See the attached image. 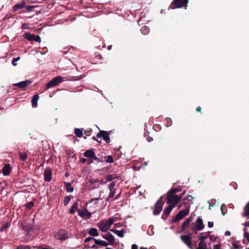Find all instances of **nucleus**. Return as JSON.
Returning a JSON list of instances; mask_svg holds the SVG:
<instances>
[{"label": "nucleus", "mask_w": 249, "mask_h": 249, "mask_svg": "<svg viewBox=\"0 0 249 249\" xmlns=\"http://www.w3.org/2000/svg\"><path fill=\"white\" fill-rule=\"evenodd\" d=\"M86 160H87L86 159H85V158H82L81 159V162L83 163H85L86 162Z\"/></svg>", "instance_id": "61"}, {"label": "nucleus", "mask_w": 249, "mask_h": 249, "mask_svg": "<svg viewBox=\"0 0 249 249\" xmlns=\"http://www.w3.org/2000/svg\"><path fill=\"white\" fill-rule=\"evenodd\" d=\"M97 244L96 243L91 244V243L88 244H84V247L85 249H95L97 248Z\"/></svg>", "instance_id": "33"}, {"label": "nucleus", "mask_w": 249, "mask_h": 249, "mask_svg": "<svg viewBox=\"0 0 249 249\" xmlns=\"http://www.w3.org/2000/svg\"><path fill=\"white\" fill-rule=\"evenodd\" d=\"M192 230L195 234H196L197 233V231H198V229H197V226L194 225V227L192 228Z\"/></svg>", "instance_id": "51"}, {"label": "nucleus", "mask_w": 249, "mask_h": 249, "mask_svg": "<svg viewBox=\"0 0 249 249\" xmlns=\"http://www.w3.org/2000/svg\"><path fill=\"white\" fill-rule=\"evenodd\" d=\"M196 111L199 112H201V107H197Z\"/></svg>", "instance_id": "64"}, {"label": "nucleus", "mask_w": 249, "mask_h": 249, "mask_svg": "<svg viewBox=\"0 0 249 249\" xmlns=\"http://www.w3.org/2000/svg\"><path fill=\"white\" fill-rule=\"evenodd\" d=\"M77 212L78 213V214L82 217L89 218L91 216V213L89 212L86 208L84 209L83 211L81 209H79L77 210Z\"/></svg>", "instance_id": "12"}, {"label": "nucleus", "mask_w": 249, "mask_h": 249, "mask_svg": "<svg viewBox=\"0 0 249 249\" xmlns=\"http://www.w3.org/2000/svg\"><path fill=\"white\" fill-rule=\"evenodd\" d=\"M23 36L24 38L28 39L29 41H36L38 42L41 41V38L38 35L36 36L29 33H26Z\"/></svg>", "instance_id": "9"}, {"label": "nucleus", "mask_w": 249, "mask_h": 249, "mask_svg": "<svg viewBox=\"0 0 249 249\" xmlns=\"http://www.w3.org/2000/svg\"><path fill=\"white\" fill-rule=\"evenodd\" d=\"M181 191L179 188H172L170 189L167 194V203L175 207L182 197V196H178L176 194Z\"/></svg>", "instance_id": "1"}, {"label": "nucleus", "mask_w": 249, "mask_h": 249, "mask_svg": "<svg viewBox=\"0 0 249 249\" xmlns=\"http://www.w3.org/2000/svg\"><path fill=\"white\" fill-rule=\"evenodd\" d=\"M190 211V206L186 207L184 210H181L172 219V223H177L178 221L181 220L184 217L188 215Z\"/></svg>", "instance_id": "2"}, {"label": "nucleus", "mask_w": 249, "mask_h": 249, "mask_svg": "<svg viewBox=\"0 0 249 249\" xmlns=\"http://www.w3.org/2000/svg\"><path fill=\"white\" fill-rule=\"evenodd\" d=\"M85 77V74H83L82 75L78 76H68L67 77V80L69 81H77L82 79Z\"/></svg>", "instance_id": "24"}, {"label": "nucleus", "mask_w": 249, "mask_h": 249, "mask_svg": "<svg viewBox=\"0 0 249 249\" xmlns=\"http://www.w3.org/2000/svg\"><path fill=\"white\" fill-rule=\"evenodd\" d=\"M202 234H203V232H201V233H200V235L198 236V239L199 240H200L199 243L207 244V243L205 241V240L208 238V235L202 236L201 235Z\"/></svg>", "instance_id": "29"}, {"label": "nucleus", "mask_w": 249, "mask_h": 249, "mask_svg": "<svg viewBox=\"0 0 249 249\" xmlns=\"http://www.w3.org/2000/svg\"><path fill=\"white\" fill-rule=\"evenodd\" d=\"M19 60H20V57L19 56L14 58L13 60H12V64L14 66H16L17 65L16 62L18 61Z\"/></svg>", "instance_id": "44"}, {"label": "nucleus", "mask_w": 249, "mask_h": 249, "mask_svg": "<svg viewBox=\"0 0 249 249\" xmlns=\"http://www.w3.org/2000/svg\"><path fill=\"white\" fill-rule=\"evenodd\" d=\"M232 246L233 248L235 249H242L243 248V246H241V245L237 244L236 242H233L232 243Z\"/></svg>", "instance_id": "42"}, {"label": "nucleus", "mask_w": 249, "mask_h": 249, "mask_svg": "<svg viewBox=\"0 0 249 249\" xmlns=\"http://www.w3.org/2000/svg\"><path fill=\"white\" fill-rule=\"evenodd\" d=\"M225 235L226 236H230L231 235V232L229 231H227L225 232Z\"/></svg>", "instance_id": "59"}, {"label": "nucleus", "mask_w": 249, "mask_h": 249, "mask_svg": "<svg viewBox=\"0 0 249 249\" xmlns=\"http://www.w3.org/2000/svg\"><path fill=\"white\" fill-rule=\"evenodd\" d=\"M55 238L59 240H64L68 238V235L66 231L62 230L59 231Z\"/></svg>", "instance_id": "11"}, {"label": "nucleus", "mask_w": 249, "mask_h": 249, "mask_svg": "<svg viewBox=\"0 0 249 249\" xmlns=\"http://www.w3.org/2000/svg\"><path fill=\"white\" fill-rule=\"evenodd\" d=\"M37 249H49L48 248H47V247H43L42 246H38Z\"/></svg>", "instance_id": "63"}, {"label": "nucleus", "mask_w": 249, "mask_h": 249, "mask_svg": "<svg viewBox=\"0 0 249 249\" xmlns=\"http://www.w3.org/2000/svg\"><path fill=\"white\" fill-rule=\"evenodd\" d=\"M94 240H96V239L93 238V237H87L85 239V241H84V242L85 243H88V242H90L91 241H94Z\"/></svg>", "instance_id": "46"}, {"label": "nucleus", "mask_w": 249, "mask_h": 249, "mask_svg": "<svg viewBox=\"0 0 249 249\" xmlns=\"http://www.w3.org/2000/svg\"><path fill=\"white\" fill-rule=\"evenodd\" d=\"M244 213L242 214L243 216H249V202L247 203L244 209Z\"/></svg>", "instance_id": "32"}, {"label": "nucleus", "mask_w": 249, "mask_h": 249, "mask_svg": "<svg viewBox=\"0 0 249 249\" xmlns=\"http://www.w3.org/2000/svg\"><path fill=\"white\" fill-rule=\"evenodd\" d=\"M99 200V198H91L90 199L89 201V203H91V202H92L94 200H96V201H98ZM98 203V201H97V202H96V203L97 204Z\"/></svg>", "instance_id": "53"}, {"label": "nucleus", "mask_w": 249, "mask_h": 249, "mask_svg": "<svg viewBox=\"0 0 249 249\" xmlns=\"http://www.w3.org/2000/svg\"><path fill=\"white\" fill-rule=\"evenodd\" d=\"M32 83V81L28 80L24 81H22L19 83L14 84V86H17L19 88H21L23 89V88H25L28 86H29L30 84Z\"/></svg>", "instance_id": "13"}, {"label": "nucleus", "mask_w": 249, "mask_h": 249, "mask_svg": "<svg viewBox=\"0 0 249 249\" xmlns=\"http://www.w3.org/2000/svg\"><path fill=\"white\" fill-rule=\"evenodd\" d=\"M189 197L191 198V199H193L194 198V197L192 196L191 195H188L187 197H186L185 198H184L183 199V200H185L188 199Z\"/></svg>", "instance_id": "60"}, {"label": "nucleus", "mask_w": 249, "mask_h": 249, "mask_svg": "<svg viewBox=\"0 0 249 249\" xmlns=\"http://www.w3.org/2000/svg\"><path fill=\"white\" fill-rule=\"evenodd\" d=\"M94 242L97 245H100L105 247H107L109 245V244L106 241L98 240L96 239V240H94Z\"/></svg>", "instance_id": "28"}, {"label": "nucleus", "mask_w": 249, "mask_h": 249, "mask_svg": "<svg viewBox=\"0 0 249 249\" xmlns=\"http://www.w3.org/2000/svg\"><path fill=\"white\" fill-rule=\"evenodd\" d=\"M115 184H116L115 181H113L112 183H111L108 185V188H109V190L115 189V188H114V186H115Z\"/></svg>", "instance_id": "45"}, {"label": "nucleus", "mask_w": 249, "mask_h": 249, "mask_svg": "<svg viewBox=\"0 0 249 249\" xmlns=\"http://www.w3.org/2000/svg\"><path fill=\"white\" fill-rule=\"evenodd\" d=\"M208 226L209 228H212L213 226V222H208Z\"/></svg>", "instance_id": "56"}, {"label": "nucleus", "mask_w": 249, "mask_h": 249, "mask_svg": "<svg viewBox=\"0 0 249 249\" xmlns=\"http://www.w3.org/2000/svg\"><path fill=\"white\" fill-rule=\"evenodd\" d=\"M141 33L146 35L149 33V28L147 26H143L141 27Z\"/></svg>", "instance_id": "31"}, {"label": "nucleus", "mask_w": 249, "mask_h": 249, "mask_svg": "<svg viewBox=\"0 0 249 249\" xmlns=\"http://www.w3.org/2000/svg\"><path fill=\"white\" fill-rule=\"evenodd\" d=\"M105 158L106 159V161L107 163H113V158L111 155H108L107 157H105Z\"/></svg>", "instance_id": "38"}, {"label": "nucleus", "mask_w": 249, "mask_h": 249, "mask_svg": "<svg viewBox=\"0 0 249 249\" xmlns=\"http://www.w3.org/2000/svg\"><path fill=\"white\" fill-rule=\"evenodd\" d=\"M213 249H221V244H218L214 245L213 247Z\"/></svg>", "instance_id": "52"}, {"label": "nucleus", "mask_w": 249, "mask_h": 249, "mask_svg": "<svg viewBox=\"0 0 249 249\" xmlns=\"http://www.w3.org/2000/svg\"><path fill=\"white\" fill-rule=\"evenodd\" d=\"M191 234L188 235H181L180 238L183 242L190 249H194L193 247L192 239V237L191 236Z\"/></svg>", "instance_id": "7"}, {"label": "nucleus", "mask_w": 249, "mask_h": 249, "mask_svg": "<svg viewBox=\"0 0 249 249\" xmlns=\"http://www.w3.org/2000/svg\"><path fill=\"white\" fill-rule=\"evenodd\" d=\"M83 129H80L78 128H76L74 129V134L75 135L79 138H81L83 136V132L82 131Z\"/></svg>", "instance_id": "27"}, {"label": "nucleus", "mask_w": 249, "mask_h": 249, "mask_svg": "<svg viewBox=\"0 0 249 249\" xmlns=\"http://www.w3.org/2000/svg\"><path fill=\"white\" fill-rule=\"evenodd\" d=\"M115 178V177H114V176L113 175H112V174L108 175L106 177V182L111 181Z\"/></svg>", "instance_id": "37"}, {"label": "nucleus", "mask_w": 249, "mask_h": 249, "mask_svg": "<svg viewBox=\"0 0 249 249\" xmlns=\"http://www.w3.org/2000/svg\"><path fill=\"white\" fill-rule=\"evenodd\" d=\"M139 247L136 244H133L131 246V249H138Z\"/></svg>", "instance_id": "54"}, {"label": "nucleus", "mask_w": 249, "mask_h": 249, "mask_svg": "<svg viewBox=\"0 0 249 249\" xmlns=\"http://www.w3.org/2000/svg\"><path fill=\"white\" fill-rule=\"evenodd\" d=\"M209 238H210V240L211 241H214L215 239V238L214 237L213 235L209 236Z\"/></svg>", "instance_id": "62"}, {"label": "nucleus", "mask_w": 249, "mask_h": 249, "mask_svg": "<svg viewBox=\"0 0 249 249\" xmlns=\"http://www.w3.org/2000/svg\"><path fill=\"white\" fill-rule=\"evenodd\" d=\"M168 217V216H167V215H165L164 213L162 215V216H161V218L164 220H166V219Z\"/></svg>", "instance_id": "58"}, {"label": "nucleus", "mask_w": 249, "mask_h": 249, "mask_svg": "<svg viewBox=\"0 0 249 249\" xmlns=\"http://www.w3.org/2000/svg\"><path fill=\"white\" fill-rule=\"evenodd\" d=\"M111 231L116 234L117 236L123 238L124 235V230H118L115 229H111Z\"/></svg>", "instance_id": "21"}, {"label": "nucleus", "mask_w": 249, "mask_h": 249, "mask_svg": "<svg viewBox=\"0 0 249 249\" xmlns=\"http://www.w3.org/2000/svg\"><path fill=\"white\" fill-rule=\"evenodd\" d=\"M92 159L95 160L97 163H102V162H103V160H102L99 159V158L97 157L95 154H94V156H93Z\"/></svg>", "instance_id": "43"}, {"label": "nucleus", "mask_w": 249, "mask_h": 249, "mask_svg": "<svg viewBox=\"0 0 249 249\" xmlns=\"http://www.w3.org/2000/svg\"><path fill=\"white\" fill-rule=\"evenodd\" d=\"M224 209H226V206L224 204H222L221 207V210L223 215H224L226 213L224 211Z\"/></svg>", "instance_id": "50"}, {"label": "nucleus", "mask_w": 249, "mask_h": 249, "mask_svg": "<svg viewBox=\"0 0 249 249\" xmlns=\"http://www.w3.org/2000/svg\"><path fill=\"white\" fill-rule=\"evenodd\" d=\"M186 204V202L185 201H183L182 204H179L178 206V209H179L182 208L183 205H184L185 206Z\"/></svg>", "instance_id": "57"}, {"label": "nucleus", "mask_w": 249, "mask_h": 249, "mask_svg": "<svg viewBox=\"0 0 249 249\" xmlns=\"http://www.w3.org/2000/svg\"><path fill=\"white\" fill-rule=\"evenodd\" d=\"M193 217L190 216L187 218L183 222V224H182V230L181 231L183 232H185V231L184 230L186 229V228L189 225L190 223L192 221Z\"/></svg>", "instance_id": "18"}, {"label": "nucleus", "mask_w": 249, "mask_h": 249, "mask_svg": "<svg viewBox=\"0 0 249 249\" xmlns=\"http://www.w3.org/2000/svg\"><path fill=\"white\" fill-rule=\"evenodd\" d=\"M63 183L66 187V191L68 193H72L73 191V188L71 186V183L70 182L64 181Z\"/></svg>", "instance_id": "26"}, {"label": "nucleus", "mask_w": 249, "mask_h": 249, "mask_svg": "<svg viewBox=\"0 0 249 249\" xmlns=\"http://www.w3.org/2000/svg\"><path fill=\"white\" fill-rule=\"evenodd\" d=\"M21 228L27 232V235H28L30 231L33 230V227L29 224L23 223L21 224Z\"/></svg>", "instance_id": "16"}, {"label": "nucleus", "mask_w": 249, "mask_h": 249, "mask_svg": "<svg viewBox=\"0 0 249 249\" xmlns=\"http://www.w3.org/2000/svg\"><path fill=\"white\" fill-rule=\"evenodd\" d=\"M188 1L189 0H173L170 7L172 9L182 8L188 3Z\"/></svg>", "instance_id": "4"}, {"label": "nucleus", "mask_w": 249, "mask_h": 249, "mask_svg": "<svg viewBox=\"0 0 249 249\" xmlns=\"http://www.w3.org/2000/svg\"><path fill=\"white\" fill-rule=\"evenodd\" d=\"M91 129H89V130H86L85 131V134L86 136H89L90 135V134L91 133Z\"/></svg>", "instance_id": "49"}, {"label": "nucleus", "mask_w": 249, "mask_h": 249, "mask_svg": "<svg viewBox=\"0 0 249 249\" xmlns=\"http://www.w3.org/2000/svg\"><path fill=\"white\" fill-rule=\"evenodd\" d=\"M243 231H244V237L245 238L247 241L249 242V233L247 231H246V229L244 228L243 229Z\"/></svg>", "instance_id": "40"}, {"label": "nucleus", "mask_w": 249, "mask_h": 249, "mask_svg": "<svg viewBox=\"0 0 249 249\" xmlns=\"http://www.w3.org/2000/svg\"><path fill=\"white\" fill-rule=\"evenodd\" d=\"M175 207L173 206H171V205L169 204V206L167 207V208H166L164 210V213L165 215H167V216H169V214L170 213L171 211L174 209Z\"/></svg>", "instance_id": "30"}, {"label": "nucleus", "mask_w": 249, "mask_h": 249, "mask_svg": "<svg viewBox=\"0 0 249 249\" xmlns=\"http://www.w3.org/2000/svg\"><path fill=\"white\" fill-rule=\"evenodd\" d=\"M89 234L91 236H98L99 235V232L98 230L94 228L90 229L88 231Z\"/></svg>", "instance_id": "25"}, {"label": "nucleus", "mask_w": 249, "mask_h": 249, "mask_svg": "<svg viewBox=\"0 0 249 249\" xmlns=\"http://www.w3.org/2000/svg\"><path fill=\"white\" fill-rule=\"evenodd\" d=\"M34 205V202L32 201H31L29 202L28 203H27L25 206L27 209H30L32 207H33Z\"/></svg>", "instance_id": "41"}, {"label": "nucleus", "mask_w": 249, "mask_h": 249, "mask_svg": "<svg viewBox=\"0 0 249 249\" xmlns=\"http://www.w3.org/2000/svg\"><path fill=\"white\" fill-rule=\"evenodd\" d=\"M17 249H30L29 246L20 245L17 247Z\"/></svg>", "instance_id": "47"}, {"label": "nucleus", "mask_w": 249, "mask_h": 249, "mask_svg": "<svg viewBox=\"0 0 249 249\" xmlns=\"http://www.w3.org/2000/svg\"><path fill=\"white\" fill-rule=\"evenodd\" d=\"M114 220L112 217L109 218L105 223L100 221L98 223V227L100 230L103 232H106L109 229L110 226L113 225Z\"/></svg>", "instance_id": "3"}, {"label": "nucleus", "mask_w": 249, "mask_h": 249, "mask_svg": "<svg viewBox=\"0 0 249 249\" xmlns=\"http://www.w3.org/2000/svg\"><path fill=\"white\" fill-rule=\"evenodd\" d=\"M196 226V229H198V231L202 230L204 228V225L203 223L202 219L200 217H197L196 224H195Z\"/></svg>", "instance_id": "17"}, {"label": "nucleus", "mask_w": 249, "mask_h": 249, "mask_svg": "<svg viewBox=\"0 0 249 249\" xmlns=\"http://www.w3.org/2000/svg\"><path fill=\"white\" fill-rule=\"evenodd\" d=\"M102 236L103 238L108 241L111 244H113L115 242V239L113 237V235H112L110 232H107L105 234H103L102 233Z\"/></svg>", "instance_id": "14"}, {"label": "nucleus", "mask_w": 249, "mask_h": 249, "mask_svg": "<svg viewBox=\"0 0 249 249\" xmlns=\"http://www.w3.org/2000/svg\"><path fill=\"white\" fill-rule=\"evenodd\" d=\"M95 153L94 151L91 149L87 150L84 153V156L89 158L90 159H92L93 156H94V154Z\"/></svg>", "instance_id": "22"}, {"label": "nucleus", "mask_w": 249, "mask_h": 249, "mask_svg": "<svg viewBox=\"0 0 249 249\" xmlns=\"http://www.w3.org/2000/svg\"><path fill=\"white\" fill-rule=\"evenodd\" d=\"M52 170L50 167L45 169L44 172V179L46 181L50 182L52 180Z\"/></svg>", "instance_id": "10"}, {"label": "nucleus", "mask_w": 249, "mask_h": 249, "mask_svg": "<svg viewBox=\"0 0 249 249\" xmlns=\"http://www.w3.org/2000/svg\"><path fill=\"white\" fill-rule=\"evenodd\" d=\"M26 10L28 11V12H30V11H32L33 10V9H34L35 8V6H26L25 5V7Z\"/></svg>", "instance_id": "48"}, {"label": "nucleus", "mask_w": 249, "mask_h": 249, "mask_svg": "<svg viewBox=\"0 0 249 249\" xmlns=\"http://www.w3.org/2000/svg\"><path fill=\"white\" fill-rule=\"evenodd\" d=\"M39 98V96L36 94L33 96L32 98L31 103L33 107H36L37 106V101Z\"/></svg>", "instance_id": "19"}, {"label": "nucleus", "mask_w": 249, "mask_h": 249, "mask_svg": "<svg viewBox=\"0 0 249 249\" xmlns=\"http://www.w3.org/2000/svg\"><path fill=\"white\" fill-rule=\"evenodd\" d=\"M163 196L160 197L157 200L155 204V209H154V215H159L162 210L164 202L162 201Z\"/></svg>", "instance_id": "5"}, {"label": "nucleus", "mask_w": 249, "mask_h": 249, "mask_svg": "<svg viewBox=\"0 0 249 249\" xmlns=\"http://www.w3.org/2000/svg\"><path fill=\"white\" fill-rule=\"evenodd\" d=\"M97 138H102L106 142L109 143L110 142V138L109 137V132L105 130H100L97 134Z\"/></svg>", "instance_id": "8"}, {"label": "nucleus", "mask_w": 249, "mask_h": 249, "mask_svg": "<svg viewBox=\"0 0 249 249\" xmlns=\"http://www.w3.org/2000/svg\"><path fill=\"white\" fill-rule=\"evenodd\" d=\"M207 245L202 243H198L196 249H207Z\"/></svg>", "instance_id": "39"}, {"label": "nucleus", "mask_w": 249, "mask_h": 249, "mask_svg": "<svg viewBox=\"0 0 249 249\" xmlns=\"http://www.w3.org/2000/svg\"><path fill=\"white\" fill-rule=\"evenodd\" d=\"M115 194V189L110 190V193L109 194V196H108V197L107 198V200L109 201L111 198L113 197Z\"/></svg>", "instance_id": "34"}, {"label": "nucleus", "mask_w": 249, "mask_h": 249, "mask_svg": "<svg viewBox=\"0 0 249 249\" xmlns=\"http://www.w3.org/2000/svg\"><path fill=\"white\" fill-rule=\"evenodd\" d=\"M78 207V201H75L73 204L71 209L69 210V213L71 214H73L75 213L76 211L78 210L77 209Z\"/></svg>", "instance_id": "20"}, {"label": "nucleus", "mask_w": 249, "mask_h": 249, "mask_svg": "<svg viewBox=\"0 0 249 249\" xmlns=\"http://www.w3.org/2000/svg\"><path fill=\"white\" fill-rule=\"evenodd\" d=\"M12 171V168L10 164L7 163L3 167L2 172L4 176L9 175Z\"/></svg>", "instance_id": "15"}, {"label": "nucleus", "mask_w": 249, "mask_h": 249, "mask_svg": "<svg viewBox=\"0 0 249 249\" xmlns=\"http://www.w3.org/2000/svg\"><path fill=\"white\" fill-rule=\"evenodd\" d=\"M63 77L60 76L54 77L46 84L47 89H48V88L56 86L63 81Z\"/></svg>", "instance_id": "6"}, {"label": "nucleus", "mask_w": 249, "mask_h": 249, "mask_svg": "<svg viewBox=\"0 0 249 249\" xmlns=\"http://www.w3.org/2000/svg\"><path fill=\"white\" fill-rule=\"evenodd\" d=\"M72 197V196H68L64 198V205L65 206H67L68 204L69 203V202L71 201V199Z\"/></svg>", "instance_id": "36"}, {"label": "nucleus", "mask_w": 249, "mask_h": 249, "mask_svg": "<svg viewBox=\"0 0 249 249\" xmlns=\"http://www.w3.org/2000/svg\"><path fill=\"white\" fill-rule=\"evenodd\" d=\"M25 7V3L22 2L20 3L16 4L13 7V11H16L19 9H22Z\"/></svg>", "instance_id": "23"}, {"label": "nucleus", "mask_w": 249, "mask_h": 249, "mask_svg": "<svg viewBox=\"0 0 249 249\" xmlns=\"http://www.w3.org/2000/svg\"><path fill=\"white\" fill-rule=\"evenodd\" d=\"M166 120L167 122V125H170L171 124V120L169 119V118H167Z\"/></svg>", "instance_id": "55"}, {"label": "nucleus", "mask_w": 249, "mask_h": 249, "mask_svg": "<svg viewBox=\"0 0 249 249\" xmlns=\"http://www.w3.org/2000/svg\"><path fill=\"white\" fill-rule=\"evenodd\" d=\"M19 156L20 160L22 161H25L27 159V155L25 153H19Z\"/></svg>", "instance_id": "35"}]
</instances>
